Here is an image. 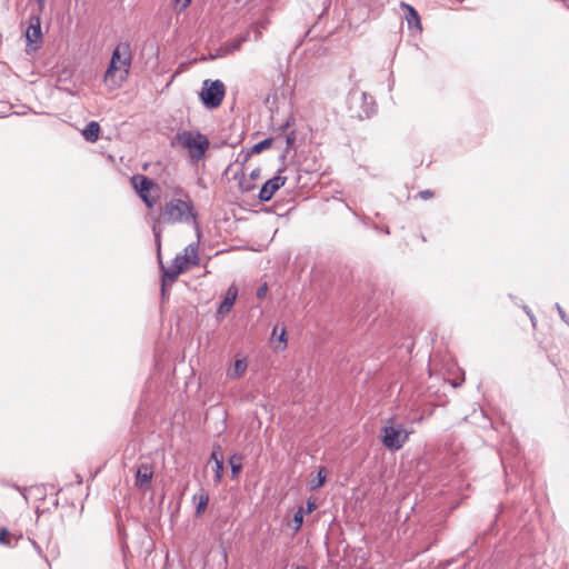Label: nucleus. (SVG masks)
Here are the masks:
<instances>
[{
  "instance_id": "8",
  "label": "nucleus",
  "mask_w": 569,
  "mask_h": 569,
  "mask_svg": "<svg viewBox=\"0 0 569 569\" xmlns=\"http://www.w3.org/2000/svg\"><path fill=\"white\" fill-rule=\"evenodd\" d=\"M24 36L27 41V53H32L40 49L43 37L41 31V18L39 13L30 16Z\"/></svg>"
},
{
  "instance_id": "5",
  "label": "nucleus",
  "mask_w": 569,
  "mask_h": 569,
  "mask_svg": "<svg viewBox=\"0 0 569 569\" xmlns=\"http://www.w3.org/2000/svg\"><path fill=\"white\" fill-rule=\"evenodd\" d=\"M411 432L393 418H389L381 429V441L387 449L396 451L403 447Z\"/></svg>"
},
{
  "instance_id": "9",
  "label": "nucleus",
  "mask_w": 569,
  "mask_h": 569,
  "mask_svg": "<svg viewBox=\"0 0 569 569\" xmlns=\"http://www.w3.org/2000/svg\"><path fill=\"white\" fill-rule=\"evenodd\" d=\"M208 466L211 467V470L214 475V482L219 485L223 477V453L220 446H214L212 452L210 455V459L208 461Z\"/></svg>"
},
{
  "instance_id": "27",
  "label": "nucleus",
  "mask_w": 569,
  "mask_h": 569,
  "mask_svg": "<svg viewBox=\"0 0 569 569\" xmlns=\"http://www.w3.org/2000/svg\"><path fill=\"white\" fill-rule=\"evenodd\" d=\"M251 179H258L260 177V169H254L250 173Z\"/></svg>"
},
{
  "instance_id": "26",
  "label": "nucleus",
  "mask_w": 569,
  "mask_h": 569,
  "mask_svg": "<svg viewBox=\"0 0 569 569\" xmlns=\"http://www.w3.org/2000/svg\"><path fill=\"white\" fill-rule=\"evenodd\" d=\"M286 335H287V332H286V329H284V328H282V329H281L280 335H278L279 341H280L281 343H283V348H284V347H286V345H287Z\"/></svg>"
},
{
  "instance_id": "24",
  "label": "nucleus",
  "mask_w": 569,
  "mask_h": 569,
  "mask_svg": "<svg viewBox=\"0 0 569 569\" xmlns=\"http://www.w3.org/2000/svg\"><path fill=\"white\" fill-rule=\"evenodd\" d=\"M316 509H317V503H316V501H315V500L309 499V500L307 501V509H306V512H307V513H311V512H312L313 510H316Z\"/></svg>"
},
{
  "instance_id": "15",
  "label": "nucleus",
  "mask_w": 569,
  "mask_h": 569,
  "mask_svg": "<svg viewBox=\"0 0 569 569\" xmlns=\"http://www.w3.org/2000/svg\"><path fill=\"white\" fill-rule=\"evenodd\" d=\"M193 502L196 503V516L200 517L207 510L209 503V495L203 489H201L193 496Z\"/></svg>"
},
{
  "instance_id": "17",
  "label": "nucleus",
  "mask_w": 569,
  "mask_h": 569,
  "mask_svg": "<svg viewBox=\"0 0 569 569\" xmlns=\"http://www.w3.org/2000/svg\"><path fill=\"white\" fill-rule=\"evenodd\" d=\"M401 7L403 9H406L407 12H408L407 16H406L408 24L409 26H415V27L418 28V30L421 31L422 30V26H421L420 17H419L417 10L412 6L407 4L405 2H401Z\"/></svg>"
},
{
  "instance_id": "2",
  "label": "nucleus",
  "mask_w": 569,
  "mask_h": 569,
  "mask_svg": "<svg viewBox=\"0 0 569 569\" xmlns=\"http://www.w3.org/2000/svg\"><path fill=\"white\" fill-rule=\"evenodd\" d=\"M131 60L132 56L129 43H119L112 52L110 63L103 76V82L110 90L120 88L127 80Z\"/></svg>"
},
{
  "instance_id": "22",
  "label": "nucleus",
  "mask_w": 569,
  "mask_h": 569,
  "mask_svg": "<svg viewBox=\"0 0 569 569\" xmlns=\"http://www.w3.org/2000/svg\"><path fill=\"white\" fill-rule=\"evenodd\" d=\"M12 535L6 529L0 530V543L3 546H11Z\"/></svg>"
},
{
  "instance_id": "29",
  "label": "nucleus",
  "mask_w": 569,
  "mask_h": 569,
  "mask_svg": "<svg viewBox=\"0 0 569 569\" xmlns=\"http://www.w3.org/2000/svg\"><path fill=\"white\" fill-rule=\"evenodd\" d=\"M277 331H278V327H274V328H273V332H272V333H273V335H276V333H277Z\"/></svg>"
},
{
  "instance_id": "12",
  "label": "nucleus",
  "mask_w": 569,
  "mask_h": 569,
  "mask_svg": "<svg viewBox=\"0 0 569 569\" xmlns=\"http://www.w3.org/2000/svg\"><path fill=\"white\" fill-rule=\"evenodd\" d=\"M248 369V359L246 357H237L226 371V375L231 380L240 379L244 376Z\"/></svg>"
},
{
  "instance_id": "18",
  "label": "nucleus",
  "mask_w": 569,
  "mask_h": 569,
  "mask_svg": "<svg viewBox=\"0 0 569 569\" xmlns=\"http://www.w3.org/2000/svg\"><path fill=\"white\" fill-rule=\"evenodd\" d=\"M242 456L238 453H233L229 458V466L231 468L232 478H238L241 469H242Z\"/></svg>"
},
{
  "instance_id": "21",
  "label": "nucleus",
  "mask_w": 569,
  "mask_h": 569,
  "mask_svg": "<svg viewBox=\"0 0 569 569\" xmlns=\"http://www.w3.org/2000/svg\"><path fill=\"white\" fill-rule=\"evenodd\" d=\"M191 1L192 0H172L173 10L181 13L190 6Z\"/></svg>"
},
{
  "instance_id": "16",
  "label": "nucleus",
  "mask_w": 569,
  "mask_h": 569,
  "mask_svg": "<svg viewBox=\"0 0 569 569\" xmlns=\"http://www.w3.org/2000/svg\"><path fill=\"white\" fill-rule=\"evenodd\" d=\"M100 124L97 121L89 122L82 130V136L89 142H96L99 139Z\"/></svg>"
},
{
  "instance_id": "14",
  "label": "nucleus",
  "mask_w": 569,
  "mask_h": 569,
  "mask_svg": "<svg viewBox=\"0 0 569 569\" xmlns=\"http://www.w3.org/2000/svg\"><path fill=\"white\" fill-rule=\"evenodd\" d=\"M271 144H272L271 139H264L258 143H256L250 150H248L242 156V160L240 161L241 166H244L249 161V159L251 158L252 154H257V153L262 152L266 149H269L271 147Z\"/></svg>"
},
{
  "instance_id": "7",
  "label": "nucleus",
  "mask_w": 569,
  "mask_h": 569,
  "mask_svg": "<svg viewBox=\"0 0 569 569\" xmlns=\"http://www.w3.org/2000/svg\"><path fill=\"white\" fill-rule=\"evenodd\" d=\"M131 186L146 207L152 210L158 200V197L150 194L151 190L157 188L156 182L143 174H136L131 178Z\"/></svg>"
},
{
  "instance_id": "25",
  "label": "nucleus",
  "mask_w": 569,
  "mask_h": 569,
  "mask_svg": "<svg viewBox=\"0 0 569 569\" xmlns=\"http://www.w3.org/2000/svg\"><path fill=\"white\" fill-rule=\"evenodd\" d=\"M267 290H268L267 284L261 286V287L258 289V291H257V297H258V298H263V297L266 296V293H267Z\"/></svg>"
},
{
  "instance_id": "10",
  "label": "nucleus",
  "mask_w": 569,
  "mask_h": 569,
  "mask_svg": "<svg viewBox=\"0 0 569 569\" xmlns=\"http://www.w3.org/2000/svg\"><path fill=\"white\" fill-rule=\"evenodd\" d=\"M153 478V467L149 463H141L136 472L134 485L137 488L147 491L150 489Z\"/></svg>"
},
{
  "instance_id": "4",
  "label": "nucleus",
  "mask_w": 569,
  "mask_h": 569,
  "mask_svg": "<svg viewBox=\"0 0 569 569\" xmlns=\"http://www.w3.org/2000/svg\"><path fill=\"white\" fill-rule=\"evenodd\" d=\"M174 142L182 149L188 151L192 161L201 160L209 149V139L199 131L186 130L178 133Z\"/></svg>"
},
{
  "instance_id": "13",
  "label": "nucleus",
  "mask_w": 569,
  "mask_h": 569,
  "mask_svg": "<svg viewBox=\"0 0 569 569\" xmlns=\"http://www.w3.org/2000/svg\"><path fill=\"white\" fill-rule=\"evenodd\" d=\"M237 296H238V289L236 286H230L226 292V296L222 300V302L220 303V307L218 309V313L221 315V316H224L227 313H229V311L231 310L232 306L234 305V301L237 299Z\"/></svg>"
},
{
  "instance_id": "3",
  "label": "nucleus",
  "mask_w": 569,
  "mask_h": 569,
  "mask_svg": "<svg viewBox=\"0 0 569 569\" xmlns=\"http://www.w3.org/2000/svg\"><path fill=\"white\" fill-rule=\"evenodd\" d=\"M199 264L198 247L189 244L184 248L183 252L177 254L167 269H163L162 274V293H164L166 286H171L177 278L189 270L192 266Z\"/></svg>"
},
{
  "instance_id": "23",
  "label": "nucleus",
  "mask_w": 569,
  "mask_h": 569,
  "mask_svg": "<svg viewBox=\"0 0 569 569\" xmlns=\"http://www.w3.org/2000/svg\"><path fill=\"white\" fill-rule=\"evenodd\" d=\"M435 192L431 190H423L418 193L419 198L422 200H429L433 197Z\"/></svg>"
},
{
  "instance_id": "6",
  "label": "nucleus",
  "mask_w": 569,
  "mask_h": 569,
  "mask_svg": "<svg viewBox=\"0 0 569 569\" xmlns=\"http://www.w3.org/2000/svg\"><path fill=\"white\" fill-rule=\"evenodd\" d=\"M226 96V86L221 80L207 79L202 82L199 98L207 109H217Z\"/></svg>"
},
{
  "instance_id": "20",
  "label": "nucleus",
  "mask_w": 569,
  "mask_h": 569,
  "mask_svg": "<svg viewBox=\"0 0 569 569\" xmlns=\"http://www.w3.org/2000/svg\"><path fill=\"white\" fill-rule=\"evenodd\" d=\"M303 523V510L299 508V510L295 513L292 520L289 522V527L293 529L295 532L299 531Z\"/></svg>"
},
{
  "instance_id": "28",
  "label": "nucleus",
  "mask_w": 569,
  "mask_h": 569,
  "mask_svg": "<svg viewBox=\"0 0 569 569\" xmlns=\"http://www.w3.org/2000/svg\"><path fill=\"white\" fill-rule=\"evenodd\" d=\"M36 1L38 2V4H39V10L41 11V10H42V8H43V6H44L46 0H36Z\"/></svg>"
},
{
  "instance_id": "19",
  "label": "nucleus",
  "mask_w": 569,
  "mask_h": 569,
  "mask_svg": "<svg viewBox=\"0 0 569 569\" xmlns=\"http://www.w3.org/2000/svg\"><path fill=\"white\" fill-rule=\"evenodd\" d=\"M327 479V469L325 467H321L318 471V475L315 479L310 481V488L312 490H316L320 487H322Z\"/></svg>"
},
{
  "instance_id": "1",
  "label": "nucleus",
  "mask_w": 569,
  "mask_h": 569,
  "mask_svg": "<svg viewBox=\"0 0 569 569\" xmlns=\"http://www.w3.org/2000/svg\"><path fill=\"white\" fill-rule=\"evenodd\" d=\"M152 231L158 249L161 247V237L167 226L197 223L198 212L193 201L188 194L182 198L167 200L159 209L157 216H152Z\"/></svg>"
},
{
  "instance_id": "11",
  "label": "nucleus",
  "mask_w": 569,
  "mask_h": 569,
  "mask_svg": "<svg viewBox=\"0 0 569 569\" xmlns=\"http://www.w3.org/2000/svg\"><path fill=\"white\" fill-rule=\"evenodd\" d=\"M286 177L276 176L269 179L260 189L259 199L261 201H269L274 193L286 183Z\"/></svg>"
}]
</instances>
